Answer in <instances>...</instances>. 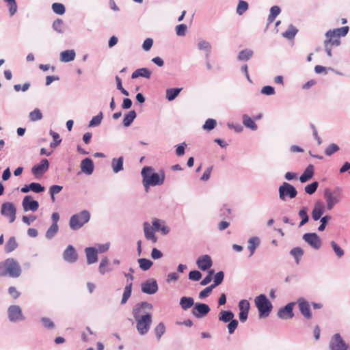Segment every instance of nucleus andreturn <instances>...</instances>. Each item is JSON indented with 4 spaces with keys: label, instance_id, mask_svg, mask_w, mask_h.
Here are the masks:
<instances>
[{
    "label": "nucleus",
    "instance_id": "obj_4",
    "mask_svg": "<svg viewBox=\"0 0 350 350\" xmlns=\"http://www.w3.org/2000/svg\"><path fill=\"white\" fill-rule=\"evenodd\" d=\"M90 219V214L88 211H82L71 216L69 221L70 228L77 230L83 227Z\"/></svg>",
    "mask_w": 350,
    "mask_h": 350
},
{
    "label": "nucleus",
    "instance_id": "obj_32",
    "mask_svg": "<svg viewBox=\"0 0 350 350\" xmlns=\"http://www.w3.org/2000/svg\"><path fill=\"white\" fill-rule=\"evenodd\" d=\"M113 170L115 173H118L123 170V158L121 157L118 159H113L111 162Z\"/></svg>",
    "mask_w": 350,
    "mask_h": 350
},
{
    "label": "nucleus",
    "instance_id": "obj_46",
    "mask_svg": "<svg viewBox=\"0 0 350 350\" xmlns=\"http://www.w3.org/2000/svg\"><path fill=\"white\" fill-rule=\"evenodd\" d=\"M165 332V327L163 323H159L154 328V332L158 339H160Z\"/></svg>",
    "mask_w": 350,
    "mask_h": 350
},
{
    "label": "nucleus",
    "instance_id": "obj_38",
    "mask_svg": "<svg viewBox=\"0 0 350 350\" xmlns=\"http://www.w3.org/2000/svg\"><path fill=\"white\" fill-rule=\"evenodd\" d=\"M138 263L139 267L144 271L149 269L152 265V262L147 258H139L138 260Z\"/></svg>",
    "mask_w": 350,
    "mask_h": 350
},
{
    "label": "nucleus",
    "instance_id": "obj_29",
    "mask_svg": "<svg viewBox=\"0 0 350 350\" xmlns=\"http://www.w3.org/2000/svg\"><path fill=\"white\" fill-rule=\"evenodd\" d=\"M153 228L156 230H161L163 234H167L170 231L169 228L164 225H161V221L159 219H154L152 221Z\"/></svg>",
    "mask_w": 350,
    "mask_h": 350
},
{
    "label": "nucleus",
    "instance_id": "obj_12",
    "mask_svg": "<svg viewBox=\"0 0 350 350\" xmlns=\"http://www.w3.org/2000/svg\"><path fill=\"white\" fill-rule=\"evenodd\" d=\"M210 311L209 306L206 304L197 303L192 309V314L197 318L206 316Z\"/></svg>",
    "mask_w": 350,
    "mask_h": 350
},
{
    "label": "nucleus",
    "instance_id": "obj_64",
    "mask_svg": "<svg viewBox=\"0 0 350 350\" xmlns=\"http://www.w3.org/2000/svg\"><path fill=\"white\" fill-rule=\"evenodd\" d=\"M261 93L265 95H273L275 94V90L272 86H265L261 90Z\"/></svg>",
    "mask_w": 350,
    "mask_h": 350
},
{
    "label": "nucleus",
    "instance_id": "obj_16",
    "mask_svg": "<svg viewBox=\"0 0 350 350\" xmlns=\"http://www.w3.org/2000/svg\"><path fill=\"white\" fill-rule=\"evenodd\" d=\"M158 290V286L155 280H146L142 284V291L146 294H154Z\"/></svg>",
    "mask_w": 350,
    "mask_h": 350
},
{
    "label": "nucleus",
    "instance_id": "obj_63",
    "mask_svg": "<svg viewBox=\"0 0 350 350\" xmlns=\"http://www.w3.org/2000/svg\"><path fill=\"white\" fill-rule=\"evenodd\" d=\"M116 81L117 83V88L120 90L124 95L128 96L129 92L122 87L121 79L118 76H116Z\"/></svg>",
    "mask_w": 350,
    "mask_h": 350
},
{
    "label": "nucleus",
    "instance_id": "obj_5",
    "mask_svg": "<svg viewBox=\"0 0 350 350\" xmlns=\"http://www.w3.org/2000/svg\"><path fill=\"white\" fill-rule=\"evenodd\" d=\"M254 301L258 310L260 317H268L272 309V304L267 297L261 294L255 298Z\"/></svg>",
    "mask_w": 350,
    "mask_h": 350
},
{
    "label": "nucleus",
    "instance_id": "obj_31",
    "mask_svg": "<svg viewBox=\"0 0 350 350\" xmlns=\"http://www.w3.org/2000/svg\"><path fill=\"white\" fill-rule=\"evenodd\" d=\"M136 112L134 110H131L126 113L123 119L124 126L126 127L129 126L136 118Z\"/></svg>",
    "mask_w": 350,
    "mask_h": 350
},
{
    "label": "nucleus",
    "instance_id": "obj_48",
    "mask_svg": "<svg viewBox=\"0 0 350 350\" xmlns=\"http://www.w3.org/2000/svg\"><path fill=\"white\" fill-rule=\"evenodd\" d=\"M216 126V121L214 119L209 118L206 120L203 125V129L206 131H210L213 130Z\"/></svg>",
    "mask_w": 350,
    "mask_h": 350
},
{
    "label": "nucleus",
    "instance_id": "obj_21",
    "mask_svg": "<svg viewBox=\"0 0 350 350\" xmlns=\"http://www.w3.org/2000/svg\"><path fill=\"white\" fill-rule=\"evenodd\" d=\"M81 170L86 174L90 175L94 171V163L91 159L85 158L81 163Z\"/></svg>",
    "mask_w": 350,
    "mask_h": 350
},
{
    "label": "nucleus",
    "instance_id": "obj_13",
    "mask_svg": "<svg viewBox=\"0 0 350 350\" xmlns=\"http://www.w3.org/2000/svg\"><path fill=\"white\" fill-rule=\"evenodd\" d=\"M295 303L291 302L288 304L283 308H281L278 312V316L282 319H290L293 317L294 314L293 312Z\"/></svg>",
    "mask_w": 350,
    "mask_h": 350
},
{
    "label": "nucleus",
    "instance_id": "obj_43",
    "mask_svg": "<svg viewBox=\"0 0 350 350\" xmlns=\"http://www.w3.org/2000/svg\"><path fill=\"white\" fill-rule=\"evenodd\" d=\"M29 118L33 122L41 120L42 118V114L40 110L35 109L33 111L30 112Z\"/></svg>",
    "mask_w": 350,
    "mask_h": 350
},
{
    "label": "nucleus",
    "instance_id": "obj_1",
    "mask_svg": "<svg viewBox=\"0 0 350 350\" xmlns=\"http://www.w3.org/2000/svg\"><path fill=\"white\" fill-rule=\"evenodd\" d=\"M152 306L148 302H142L136 305L133 309V314L136 320V327L141 335L146 334L152 323V315L150 313H144V308L152 309Z\"/></svg>",
    "mask_w": 350,
    "mask_h": 350
},
{
    "label": "nucleus",
    "instance_id": "obj_39",
    "mask_svg": "<svg viewBox=\"0 0 350 350\" xmlns=\"http://www.w3.org/2000/svg\"><path fill=\"white\" fill-rule=\"evenodd\" d=\"M290 254L295 258L297 264H299V260L304 254V251L300 247H295L291 250Z\"/></svg>",
    "mask_w": 350,
    "mask_h": 350
},
{
    "label": "nucleus",
    "instance_id": "obj_25",
    "mask_svg": "<svg viewBox=\"0 0 350 350\" xmlns=\"http://www.w3.org/2000/svg\"><path fill=\"white\" fill-rule=\"evenodd\" d=\"M314 175V166L312 165H309L304 173L299 177V180L301 183H306L310 179L312 178Z\"/></svg>",
    "mask_w": 350,
    "mask_h": 350
},
{
    "label": "nucleus",
    "instance_id": "obj_30",
    "mask_svg": "<svg viewBox=\"0 0 350 350\" xmlns=\"http://www.w3.org/2000/svg\"><path fill=\"white\" fill-rule=\"evenodd\" d=\"M18 247V243L14 237H10L7 241L5 246V251L7 253L12 252L14 250H16Z\"/></svg>",
    "mask_w": 350,
    "mask_h": 350
},
{
    "label": "nucleus",
    "instance_id": "obj_6",
    "mask_svg": "<svg viewBox=\"0 0 350 350\" xmlns=\"http://www.w3.org/2000/svg\"><path fill=\"white\" fill-rule=\"evenodd\" d=\"M324 196L327 202V208L331 210L333 208L334 206L338 203L342 199V191L338 188L335 189L332 191L326 189L324 193Z\"/></svg>",
    "mask_w": 350,
    "mask_h": 350
},
{
    "label": "nucleus",
    "instance_id": "obj_7",
    "mask_svg": "<svg viewBox=\"0 0 350 350\" xmlns=\"http://www.w3.org/2000/svg\"><path fill=\"white\" fill-rule=\"evenodd\" d=\"M297 191L296 189L291 184L284 182L279 187V196L282 200H286V198H294L296 197Z\"/></svg>",
    "mask_w": 350,
    "mask_h": 350
},
{
    "label": "nucleus",
    "instance_id": "obj_19",
    "mask_svg": "<svg viewBox=\"0 0 350 350\" xmlns=\"http://www.w3.org/2000/svg\"><path fill=\"white\" fill-rule=\"evenodd\" d=\"M64 259L69 262H74L78 258L77 253L72 245H68L63 254Z\"/></svg>",
    "mask_w": 350,
    "mask_h": 350
},
{
    "label": "nucleus",
    "instance_id": "obj_55",
    "mask_svg": "<svg viewBox=\"0 0 350 350\" xmlns=\"http://www.w3.org/2000/svg\"><path fill=\"white\" fill-rule=\"evenodd\" d=\"M103 119V113L100 112L98 115L92 118L90 122V126H96L100 124Z\"/></svg>",
    "mask_w": 350,
    "mask_h": 350
},
{
    "label": "nucleus",
    "instance_id": "obj_45",
    "mask_svg": "<svg viewBox=\"0 0 350 350\" xmlns=\"http://www.w3.org/2000/svg\"><path fill=\"white\" fill-rule=\"evenodd\" d=\"M319 183L318 182L315 181L312 183L311 184H309L305 187V191L308 194L312 195L313 194L318 188Z\"/></svg>",
    "mask_w": 350,
    "mask_h": 350
},
{
    "label": "nucleus",
    "instance_id": "obj_22",
    "mask_svg": "<svg viewBox=\"0 0 350 350\" xmlns=\"http://www.w3.org/2000/svg\"><path fill=\"white\" fill-rule=\"evenodd\" d=\"M324 211V205L321 202H317L314 204V206L313 208L312 212V217L314 220H319L321 215H323Z\"/></svg>",
    "mask_w": 350,
    "mask_h": 350
},
{
    "label": "nucleus",
    "instance_id": "obj_52",
    "mask_svg": "<svg viewBox=\"0 0 350 350\" xmlns=\"http://www.w3.org/2000/svg\"><path fill=\"white\" fill-rule=\"evenodd\" d=\"M224 274L222 271L217 272L214 277V284H211L213 288L220 284L224 280Z\"/></svg>",
    "mask_w": 350,
    "mask_h": 350
},
{
    "label": "nucleus",
    "instance_id": "obj_2",
    "mask_svg": "<svg viewBox=\"0 0 350 350\" xmlns=\"http://www.w3.org/2000/svg\"><path fill=\"white\" fill-rule=\"evenodd\" d=\"M142 183L146 191H148L150 186H158L163 184L165 172L161 170L159 173L154 172L152 167L146 166L142 170Z\"/></svg>",
    "mask_w": 350,
    "mask_h": 350
},
{
    "label": "nucleus",
    "instance_id": "obj_9",
    "mask_svg": "<svg viewBox=\"0 0 350 350\" xmlns=\"http://www.w3.org/2000/svg\"><path fill=\"white\" fill-rule=\"evenodd\" d=\"M7 275L12 278H17L21 273V268L18 262L13 258L6 259Z\"/></svg>",
    "mask_w": 350,
    "mask_h": 350
},
{
    "label": "nucleus",
    "instance_id": "obj_20",
    "mask_svg": "<svg viewBox=\"0 0 350 350\" xmlns=\"http://www.w3.org/2000/svg\"><path fill=\"white\" fill-rule=\"evenodd\" d=\"M197 265L201 270L205 271L212 266V260L208 255L200 256L197 260Z\"/></svg>",
    "mask_w": 350,
    "mask_h": 350
},
{
    "label": "nucleus",
    "instance_id": "obj_14",
    "mask_svg": "<svg viewBox=\"0 0 350 350\" xmlns=\"http://www.w3.org/2000/svg\"><path fill=\"white\" fill-rule=\"evenodd\" d=\"M22 204L25 211H36L38 210L39 207L38 202L36 200H32V198L30 196H26L23 198Z\"/></svg>",
    "mask_w": 350,
    "mask_h": 350
},
{
    "label": "nucleus",
    "instance_id": "obj_62",
    "mask_svg": "<svg viewBox=\"0 0 350 350\" xmlns=\"http://www.w3.org/2000/svg\"><path fill=\"white\" fill-rule=\"evenodd\" d=\"M51 133L55 142L54 143H51V147H56L60 144L62 139H60V137L58 133L53 131H51Z\"/></svg>",
    "mask_w": 350,
    "mask_h": 350
},
{
    "label": "nucleus",
    "instance_id": "obj_53",
    "mask_svg": "<svg viewBox=\"0 0 350 350\" xmlns=\"http://www.w3.org/2000/svg\"><path fill=\"white\" fill-rule=\"evenodd\" d=\"M299 215L302 219L300 222V226H303L308 221V215L306 208H303L299 211Z\"/></svg>",
    "mask_w": 350,
    "mask_h": 350
},
{
    "label": "nucleus",
    "instance_id": "obj_24",
    "mask_svg": "<svg viewBox=\"0 0 350 350\" xmlns=\"http://www.w3.org/2000/svg\"><path fill=\"white\" fill-rule=\"evenodd\" d=\"M87 262L88 264H92L98 260L97 252L94 247H87L85 249Z\"/></svg>",
    "mask_w": 350,
    "mask_h": 350
},
{
    "label": "nucleus",
    "instance_id": "obj_10",
    "mask_svg": "<svg viewBox=\"0 0 350 350\" xmlns=\"http://www.w3.org/2000/svg\"><path fill=\"white\" fill-rule=\"evenodd\" d=\"M331 350H347L348 345L345 342L340 334H335L330 340Z\"/></svg>",
    "mask_w": 350,
    "mask_h": 350
},
{
    "label": "nucleus",
    "instance_id": "obj_49",
    "mask_svg": "<svg viewBox=\"0 0 350 350\" xmlns=\"http://www.w3.org/2000/svg\"><path fill=\"white\" fill-rule=\"evenodd\" d=\"M339 150V147L337 144H332L329 145L325 150V153L327 156H331L334 153Z\"/></svg>",
    "mask_w": 350,
    "mask_h": 350
},
{
    "label": "nucleus",
    "instance_id": "obj_27",
    "mask_svg": "<svg viewBox=\"0 0 350 350\" xmlns=\"http://www.w3.org/2000/svg\"><path fill=\"white\" fill-rule=\"evenodd\" d=\"M75 55L74 50H66L61 53L60 59L64 62H71L75 59Z\"/></svg>",
    "mask_w": 350,
    "mask_h": 350
},
{
    "label": "nucleus",
    "instance_id": "obj_23",
    "mask_svg": "<svg viewBox=\"0 0 350 350\" xmlns=\"http://www.w3.org/2000/svg\"><path fill=\"white\" fill-rule=\"evenodd\" d=\"M144 230L145 237L146 238V239L151 240L153 243H156L157 239L154 234V229L150 226L149 223H144Z\"/></svg>",
    "mask_w": 350,
    "mask_h": 350
},
{
    "label": "nucleus",
    "instance_id": "obj_35",
    "mask_svg": "<svg viewBox=\"0 0 350 350\" xmlns=\"http://www.w3.org/2000/svg\"><path fill=\"white\" fill-rule=\"evenodd\" d=\"M243 123L246 127H248L252 130L255 131L257 129V125L254 121L247 115H243Z\"/></svg>",
    "mask_w": 350,
    "mask_h": 350
},
{
    "label": "nucleus",
    "instance_id": "obj_42",
    "mask_svg": "<svg viewBox=\"0 0 350 350\" xmlns=\"http://www.w3.org/2000/svg\"><path fill=\"white\" fill-rule=\"evenodd\" d=\"M57 224H53L46 232V237L47 239H51L53 237L58 231Z\"/></svg>",
    "mask_w": 350,
    "mask_h": 350
},
{
    "label": "nucleus",
    "instance_id": "obj_11",
    "mask_svg": "<svg viewBox=\"0 0 350 350\" xmlns=\"http://www.w3.org/2000/svg\"><path fill=\"white\" fill-rule=\"evenodd\" d=\"M303 239L314 249H319L321 241L316 233H306L303 236Z\"/></svg>",
    "mask_w": 350,
    "mask_h": 350
},
{
    "label": "nucleus",
    "instance_id": "obj_34",
    "mask_svg": "<svg viewBox=\"0 0 350 350\" xmlns=\"http://www.w3.org/2000/svg\"><path fill=\"white\" fill-rule=\"evenodd\" d=\"M234 314L231 311H221L219 314V320L225 323L233 320Z\"/></svg>",
    "mask_w": 350,
    "mask_h": 350
},
{
    "label": "nucleus",
    "instance_id": "obj_59",
    "mask_svg": "<svg viewBox=\"0 0 350 350\" xmlns=\"http://www.w3.org/2000/svg\"><path fill=\"white\" fill-rule=\"evenodd\" d=\"M108 259L107 257L102 258L100 265H99V271L101 274H105L107 271L106 267L108 265Z\"/></svg>",
    "mask_w": 350,
    "mask_h": 350
},
{
    "label": "nucleus",
    "instance_id": "obj_28",
    "mask_svg": "<svg viewBox=\"0 0 350 350\" xmlns=\"http://www.w3.org/2000/svg\"><path fill=\"white\" fill-rule=\"evenodd\" d=\"M259 244H260V240L256 237H251L249 239V241H248V250L250 252V256H252L254 254L256 247L259 245Z\"/></svg>",
    "mask_w": 350,
    "mask_h": 350
},
{
    "label": "nucleus",
    "instance_id": "obj_3",
    "mask_svg": "<svg viewBox=\"0 0 350 350\" xmlns=\"http://www.w3.org/2000/svg\"><path fill=\"white\" fill-rule=\"evenodd\" d=\"M349 27L345 26L340 28L329 30L325 33L326 40L324 42V46H337L340 44V38L345 36L349 31Z\"/></svg>",
    "mask_w": 350,
    "mask_h": 350
},
{
    "label": "nucleus",
    "instance_id": "obj_50",
    "mask_svg": "<svg viewBox=\"0 0 350 350\" xmlns=\"http://www.w3.org/2000/svg\"><path fill=\"white\" fill-rule=\"evenodd\" d=\"M280 13V9L278 6L274 5L271 7L269 16V20L272 22Z\"/></svg>",
    "mask_w": 350,
    "mask_h": 350
},
{
    "label": "nucleus",
    "instance_id": "obj_8",
    "mask_svg": "<svg viewBox=\"0 0 350 350\" xmlns=\"http://www.w3.org/2000/svg\"><path fill=\"white\" fill-rule=\"evenodd\" d=\"M1 213L9 219L10 223L16 219V208L12 202H5L1 205Z\"/></svg>",
    "mask_w": 350,
    "mask_h": 350
},
{
    "label": "nucleus",
    "instance_id": "obj_56",
    "mask_svg": "<svg viewBox=\"0 0 350 350\" xmlns=\"http://www.w3.org/2000/svg\"><path fill=\"white\" fill-rule=\"evenodd\" d=\"M239 308L240 312H249L250 310V303L247 300L242 299L239 303Z\"/></svg>",
    "mask_w": 350,
    "mask_h": 350
},
{
    "label": "nucleus",
    "instance_id": "obj_54",
    "mask_svg": "<svg viewBox=\"0 0 350 350\" xmlns=\"http://www.w3.org/2000/svg\"><path fill=\"white\" fill-rule=\"evenodd\" d=\"M331 245L338 257L340 258L344 254L343 250L334 241H331Z\"/></svg>",
    "mask_w": 350,
    "mask_h": 350
},
{
    "label": "nucleus",
    "instance_id": "obj_58",
    "mask_svg": "<svg viewBox=\"0 0 350 350\" xmlns=\"http://www.w3.org/2000/svg\"><path fill=\"white\" fill-rule=\"evenodd\" d=\"M202 274L199 271H191L189 273V278L193 281H198L200 280Z\"/></svg>",
    "mask_w": 350,
    "mask_h": 350
},
{
    "label": "nucleus",
    "instance_id": "obj_51",
    "mask_svg": "<svg viewBox=\"0 0 350 350\" xmlns=\"http://www.w3.org/2000/svg\"><path fill=\"white\" fill-rule=\"evenodd\" d=\"M29 187L30 191H32L35 193H40L44 191V187H42L40 183H32L29 185Z\"/></svg>",
    "mask_w": 350,
    "mask_h": 350
},
{
    "label": "nucleus",
    "instance_id": "obj_47",
    "mask_svg": "<svg viewBox=\"0 0 350 350\" xmlns=\"http://www.w3.org/2000/svg\"><path fill=\"white\" fill-rule=\"evenodd\" d=\"M53 12L57 14H63L65 12V7L59 3H54L52 5Z\"/></svg>",
    "mask_w": 350,
    "mask_h": 350
},
{
    "label": "nucleus",
    "instance_id": "obj_40",
    "mask_svg": "<svg viewBox=\"0 0 350 350\" xmlns=\"http://www.w3.org/2000/svg\"><path fill=\"white\" fill-rule=\"evenodd\" d=\"M248 9V3L243 0L239 1L237 8V13L239 15H242L245 13Z\"/></svg>",
    "mask_w": 350,
    "mask_h": 350
},
{
    "label": "nucleus",
    "instance_id": "obj_15",
    "mask_svg": "<svg viewBox=\"0 0 350 350\" xmlns=\"http://www.w3.org/2000/svg\"><path fill=\"white\" fill-rule=\"evenodd\" d=\"M299 309L301 314L307 319L312 318V313L310 309V305L304 298H299L297 300Z\"/></svg>",
    "mask_w": 350,
    "mask_h": 350
},
{
    "label": "nucleus",
    "instance_id": "obj_60",
    "mask_svg": "<svg viewBox=\"0 0 350 350\" xmlns=\"http://www.w3.org/2000/svg\"><path fill=\"white\" fill-rule=\"evenodd\" d=\"M213 286H212L211 285L205 288L204 290H202L200 294H199V297L200 299H204L206 297H208L211 293L212 292V290L213 289Z\"/></svg>",
    "mask_w": 350,
    "mask_h": 350
},
{
    "label": "nucleus",
    "instance_id": "obj_57",
    "mask_svg": "<svg viewBox=\"0 0 350 350\" xmlns=\"http://www.w3.org/2000/svg\"><path fill=\"white\" fill-rule=\"evenodd\" d=\"M187 25L185 24H180L176 27V33L178 36H183L185 35L187 31Z\"/></svg>",
    "mask_w": 350,
    "mask_h": 350
},
{
    "label": "nucleus",
    "instance_id": "obj_26",
    "mask_svg": "<svg viewBox=\"0 0 350 350\" xmlns=\"http://www.w3.org/2000/svg\"><path fill=\"white\" fill-rule=\"evenodd\" d=\"M151 72L146 68L137 69L131 75L132 79H137L139 77H145L146 79L150 78Z\"/></svg>",
    "mask_w": 350,
    "mask_h": 350
},
{
    "label": "nucleus",
    "instance_id": "obj_36",
    "mask_svg": "<svg viewBox=\"0 0 350 350\" xmlns=\"http://www.w3.org/2000/svg\"><path fill=\"white\" fill-rule=\"evenodd\" d=\"M181 88H171L166 90V98L168 100H173L180 92Z\"/></svg>",
    "mask_w": 350,
    "mask_h": 350
},
{
    "label": "nucleus",
    "instance_id": "obj_61",
    "mask_svg": "<svg viewBox=\"0 0 350 350\" xmlns=\"http://www.w3.org/2000/svg\"><path fill=\"white\" fill-rule=\"evenodd\" d=\"M238 326V321L236 319H233L231 321H230L229 324L228 325V329L230 334H232L234 333L235 329L237 328Z\"/></svg>",
    "mask_w": 350,
    "mask_h": 350
},
{
    "label": "nucleus",
    "instance_id": "obj_37",
    "mask_svg": "<svg viewBox=\"0 0 350 350\" xmlns=\"http://www.w3.org/2000/svg\"><path fill=\"white\" fill-rule=\"evenodd\" d=\"M131 291H132V283L131 282V283L128 284L124 288V293H123L122 301H121L122 304H124L127 301V300L131 295Z\"/></svg>",
    "mask_w": 350,
    "mask_h": 350
},
{
    "label": "nucleus",
    "instance_id": "obj_18",
    "mask_svg": "<svg viewBox=\"0 0 350 350\" xmlns=\"http://www.w3.org/2000/svg\"><path fill=\"white\" fill-rule=\"evenodd\" d=\"M49 167V163L46 159H44L41 162L32 167L31 172L35 176L42 175L47 171Z\"/></svg>",
    "mask_w": 350,
    "mask_h": 350
},
{
    "label": "nucleus",
    "instance_id": "obj_44",
    "mask_svg": "<svg viewBox=\"0 0 350 350\" xmlns=\"http://www.w3.org/2000/svg\"><path fill=\"white\" fill-rule=\"evenodd\" d=\"M53 28L58 33L64 31V23L62 19H56L53 23Z\"/></svg>",
    "mask_w": 350,
    "mask_h": 350
},
{
    "label": "nucleus",
    "instance_id": "obj_17",
    "mask_svg": "<svg viewBox=\"0 0 350 350\" xmlns=\"http://www.w3.org/2000/svg\"><path fill=\"white\" fill-rule=\"evenodd\" d=\"M8 317L11 321H16L23 319L21 309L18 306H11L8 308Z\"/></svg>",
    "mask_w": 350,
    "mask_h": 350
},
{
    "label": "nucleus",
    "instance_id": "obj_33",
    "mask_svg": "<svg viewBox=\"0 0 350 350\" xmlns=\"http://www.w3.org/2000/svg\"><path fill=\"white\" fill-rule=\"evenodd\" d=\"M193 304L194 301L192 297H183L180 301V305L183 310L190 308Z\"/></svg>",
    "mask_w": 350,
    "mask_h": 350
},
{
    "label": "nucleus",
    "instance_id": "obj_41",
    "mask_svg": "<svg viewBox=\"0 0 350 350\" xmlns=\"http://www.w3.org/2000/svg\"><path fill=\"white\" fill-rule=\"evenodd\" d=\"M253 55L252 50L245 49L241 51L238 56V59L241 61L248 60Z\"/></svg>",
    "mask_w": 350,
    "mask_h": 350
}]
</instances>
